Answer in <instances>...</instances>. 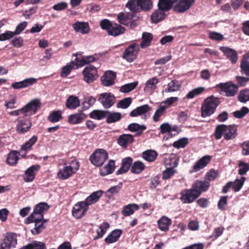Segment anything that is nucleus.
<instances>
[{"label":"nucleus","mask_w":249,"mask_h":249,"mask_svg":"<svg viewBox=\"0 0 249 249\" xmlns=\"http://www.w3.org/2000/svg\"><path fill=\"white\" fill-rule=\"evenodd\" d=\"M150 110V107L148 105H143L140 106L130 112L129 116L132 117H136L142 115L148 112Z\"/></svg>","instance_id":"obj_34"},{"label":"nucleus","mask_w":249,"mask_h":249,"mask_svg":"<svg viewBox=\"0 0 249 249\" xmlns=\"http://www.w3.org/2000/svg\"><path fill=\"white\" fill-rule=\"evenodd\" d=\"M189 143L188 139L187 138H182L178 140L175 141L173 146L177 149L184 148Z\"/></svg>","instance_id":"obj_59"},{"label":"nucleus","mask_w":249,"mask_h":249,"mask_svg":"<svg viewBox=\"0 0 249 249\" xmlns=\"http://www.w3.org/2000/svg\"><path fill=\"white\" fill-rule=\"evenodd\" d=\"M40 166L38 164L33 165L28 168L23 176V180L26 182L33 181L36 174L37 172L40 169Z\"/></svg>","instance_id":"obj_15"},{"label":"nucleus","mask_w":249,"mask_h":249,"mask_svg":"<svg viewBox=\"0 0 249 249\" xmlns=\"http://www.w3.org/2000/svg\"><path fill=\"white\" fill-rule=\"evenodd\" d=\"M145 169L144 164L140 161L134 162L130 168L132 173L138 174L141 173Z\"/></svg>","instance_id":"obj_45"},{"label":"nucleus","mask_w":249,"mask_h":249,"mask_svg":"<svg viewBox=\"0 0 249 249\" xmlns=\"http://www.w3.org/2000/svg\"><path fill=\"white\" fill-rule=\"evenodd\" d=\"M164 12H165V11L159 10L158 8V10H156L151 16L152 22L155 23H158L164 19L166 16Z\"/></svg>","instance_id":"obj_40"},{"label":"nucleus","mask_w":249,"mask_h":249,"mask_svg":"<svg viewBox=\"0 0 249 249\" xmlns=\"http://www.w3.org/2000/svg\"><path fill=\"white\" fill-rule=\"evenodd\" d=\"M210 186V182L208 181L196 180L192 184L191 188L199 196L203 192L208 190Z\"/></svg>","instance_id":"obj_13"},{"label":"nucleus","mask_w":249,"mask_h":249,"mask_svg":"<svg viewBox=\"0 0 249 249\" xmlns=\"http://www.w3.org/2000/svg\"><path fill=\"white\" fill-rule=\"evenodd\" d=\"M225 128H226L225 124H219L216 127L214 135L216 140H219L222 138V135L225 133Z\"/></svg>","instance_id":"obj_55"},{"label":"nucleus","mask_w":249,"mask_h":249,"mask_svg":"<svg viewBox=\"0 0 249 249\" xmlns=\"http://www.w3.org/2000/svg\"><path fill=\"white\" fill-rule=\"evenodd\" d=\"M158 156L156 151L152 150H148L144 151L142 153V158L148 161H154Z\"/></svg>","instance_id":"obj_47"},{"label":"nucleus","mask_w":249,"mask_h":249,"mask_svg":"<svg viewBox=\"0 0 249 249\" xmlns=\"http://www.w3.org/2000/svg\"><path fill=\"white\" fill-rule=\"evenodd\" d=\"M47 220L44 219L41 220V222H36L35 225V228L31 230L32 233L34 235L39 234L46 226L45 223L47 222Z\"/></svg>","instance_id":"obj_44"},{"label":"nucleus","mask_w":249,"mask_h":249,"mask_svg":"<svg viewBox=\"0 0 249 249\" xmlns=\"http://www.w3.org/2000/svg\"><path fill=\"white\" fill-rule=\"evenodd\" d=\"M87 117L83 113H77L71 114L68 118V122L71 124H75L82 123Z\"/></svg>","instance_id":"obj_29"},{"label":"nucleus","mask_w":249,"mask_h":249,"mask_svg":"<svg viewBox=\"0 0 249 249\" xmlns=\"http://www.w3.org/2000/svg\"><path fill=\"white\" fill-rule=\"evenodd\" d=\"M167 107L160 106L158 109L155 111L153 116V121L155 122H157L160 120V118L164 113L165 111L167 109Z\"/></svg>","instance_id":"obj_58"},{"label":"nucleus","mask_w":249,"mask_h":249,"mask_svg":"<svg viewBox=\"0 0 249 249\" xmlns=\"http://www.w3.org/2000/svg\"><path fill=\"white\" fill-rule=\"evenodd\" d=\"M140 209V206L136 204H129L125 206L122 211V214L124 216H128L133 214L135 211H138Z\"/></svg>","instance_id":"obj_32"},{"label":"nucleus","mask_w":249,"mask_h":249,"mask_svg":"<svg viewBox=\"0 0 249 249\" xmlns=\"http://www.w3.org/2000/svg\"><path fill=\"white\" fill-rule=\"evenodd\" d=\"M173 4L171 0H159L158 6L159 10L168 11L172 8Z\"/></svg>","instance_id":"obj_46"},{"label":"nucleus","mask_w":249,"mask_h":249,"mask_svg":"<svg viewBox=\"0 0 249 249\" xmlns=\"http://www.w3.org/2000/svg\"><path fill=\"white\" fill-rule=\"evenodd\" d=\"M133 159L130 157H126L122 160L121 166L116 172V175L123 174L126 173L132 165Z\"/></svg>","instance_id":"obj_23"},{"label":"nucleus","mask_w":249,"mask_h":249,"mask_svg":"<svg viewBox=\"0 0 249 249\" xmlns=\"http://www.w3.org/2000/svg\"><path fill=\"white\" fill-rule=\"evenodd\" d=\"M138 7L143 11H148L152 8V2L151 0H138Z\"/></svg>","instance_id":"obj_52"},{"label":"nucleus","mask_w":249,"mask_h":249,"mask_svg":"<svg viewBox=\"0 0 249 249\" xmlns=\"http://www.w3.org/2000/svg\"><path fill=\"white\" fill-rule=\"evenodd\" d=\"M122 233V231L120 229H116L112 231L105 239V242L110 244L117 242Z\"/></svg>","instance_id":"obj_28"},{"label":"nucleus","mask_w":249,"mask_h":249,"mask_svg":"<svg viewBox=\"0 0 249 249\" xmlns=\"http://www.w3.org/2000/svg\"><path fill=\"white\" fill-rule=\"evenodd\" d=\"M240 67L241 72L249 76V53L243 56Z\"/></svg>","instance_id":"obj_33"},{"label":"nucleus","mask_w":249,"mask_h":249,"mask_svg":"<svg viewBox=\"0 0 249 249\" xmlns=\"http://www.w3.org/2000/svg\"><path fill=\"white\" fill-rule=\"evenodd\" d=\"M43 220V215L38 214L37 213H33L26 219V223L30 224L31 223H36V222H41Z\"/></svg>","instance_id":"obj_51"},{"label":"nucleus","mask_w":249,"mask_h":249,"mask_svg":"<svg viewBox=\"0 0 249 249\" xmlns=\"http://www.w3.org/2000/svg\"><path fill=\"white\" fill-rule=\"evenodd\" d=\"M80 100L74 95H70L66 100V107L70 109H74L80 106Z\"/></svg>","instance_id":"obj_31"},{"label":"nucleus","mask_w":249,"mask_h":249,"mask_svg":"<svg viewBox=\"0 0 249 249\" xmlns=\"http://www.w3.org/2000/svg\"><path fill=\"white\" fill-rule=\"evenodd\" d=\"M147 127L144 124H140L138 123H133L127 126V130L131 132H135L134 137H138L141 136L144 131Z\"/></svg>","instance_id":"obj_18"},{"label":"nucleus","mask_w":249,"mask_h":249,"mask_svg":"<svg viewBox=\"0 0 249 249\" xmlns=\"http://www.w3.org/2000/svg\"><path fill=\"white\" fill-rule=\"evenodd\" d=\"M139 51V45L136 43H133L125 49L122 57L128 62H131L137 58Z\"/></svg>","instance_id":"obj_6"},{"label":"nucleus","mask_w":249,"mask_h":249,"mask_svg":"<svg viewBox=\"0 0 249 249\" xmlns=\"http://www.w3.org/2000/svg\"><path fill=\"white\" fill-rule=\"evenodd\" d=\"M176 170L173 167H166V169L162 172V178L163 180L170 178L175 173Z\"/></svg>","instance_id":"obj_57"},{"label":"nucleus","mask_w":249,"mask_h":249,"mask_svg":"<svg viewBox=\"0 0 249 249\" xmlns=\"http://www.w3.org/2000/svg\"><path fill=\"white\" fill-rule=\"evenodd\" d=\"M180 86L178 84V82L172 80L167 85V88L165 90L166 92H175L179 90Z\"/></svg>","instance_id":"obj_53"},{"label":"nucleus","mask_w":249,"mask_h":249,"mask_svg":"<svg viewBox=\"0 0 249 249\" xmlns=\"http://www.w3.org/2000/svg\"><path fill=\"white\" fill-rule=\"evenodd\" d=\"M41 106V103L39 99L32 100L22 107L23 114L25 116L34 115L40 108Z\"/></svg>","instance_id":"obj_4"},{"label":"nucleus","mask_w":249,"mask_h":249,"mask_svg":"<svg viewBox=\"0 0 249 249\" xmlns=\"http://www.w3.org/2000/svg\"><path fill=\"white\" fill-rule=\"evenodd\" d=\"M107 152L103 149L96 150L89 157V160L94 165L100 167L107 159Z\"/></svg>","instance_id":"obj_3"},{"label":"nucleus","mask_w":249,"mask_h":249,"mask_svg":"<svg viewBox=\"0 0 249 249\" xmlns=\"http://www.w3.org/2000/svg\"><path fill=\"white\" fill-rule=\"evenodd\" d=\"M79 162L76 160H72L70 165H65L59 169L57 176L60 179H66L75 174L79 168Z\"/></svg>","instance_id":"obj_2"},{"label":"nucleus","mask_w":249,"mask_h":249,"mask_svg":"<svg viewBox=\"0 0 249 249\" xmlns=\"http://www.w3.org/2000/svg\"><path fill=\"white\" fill-rule=\"evenodd\" d=\"M97 59L93 55L83 56L81 58L76 57L75 59V62H72V63L75 64L78 67H82L86 64L95 61Z\"/></svg>","instance_id":"obj_25"},{"label":"nucleus","mask_w":249,"mask_h":249,"mask_svg":"<svg viewBox=\"0 0 249 249\" xmlns=\"http://www.w3.org/2000/svg\"><path fill=\"white\" fill-rule=\"evenodd\" d=\"M245 180V178L241 177L240 179H236L234 182H232L231 188L233 191L235 192L239 191L242 187Z\"/></svg>","instance_id":"obj_54"},{"label":"nucleus","mask_w":249,"mask_h":249,"mask_svg":"<svg viewBox=\"0 0 249 249\" xmlns=\"http://www.w3.org/2000/svg\"><path fill=\"white\" fill-rule=\"evenodd\" d=\"M134 141V136L129 134H123L117 139V143L121 147L126 148L128 145Z\"/></svg>","instance_id":"obj_20"},{"label":"nucleus","mask_w":249,"mask_h":249,"mask_svg":"<svg viewBox=\"0 0 249 249\" xmlns=\"http://www.w3.org/2000/svg\"><path fill=\"white\" fill-rule=\"evenodd\" d=\"M108 112L107 113L106 116V123L107 124L115 123L122 119V114L120 112H110L109 111H108Z\"/></svg>","instance_id":"obj_38"},{"label":"nucleus","mask_w":249,"mask_h":249,"mask_svg":"<svg viewBox=\"0 0 249 249\" xmlns=\"http://www.w3.org/2000/svg\"><path fill=\"white\" fill-rule=\"evenodd\" d=\"M32 126V123L29 120H24L21 117L18 119L17 125V132L19 134H24L28 131Z\"/></svg>","instance_id":"obj_19"},{"label":"nucleus","mask_w":249,"mask_h":249,"mask_svg":"<svg viewBox=\"0 0 249 249\" xmlns=\"http://www.w3.org/2000/svg\"><path fill=\"white\" fill-rule=\"evenodd\" d=\"M220 50L224 53L232 64H235L238 60V55L236 52L228 47H221Z\"/></svg>","instance_id":"obj_16"},{"label":"nucleus","mask_w":249,"mask_h":249,"mask_svg":"<svg viewBox=\"0 0 249 249\" xmlns=\"http://www.w3.org/2000/svg\"><path fill=\"white\" fill-rule=\"evenodd\" d=\"M238 167V174L241 176L245 175L249 171V164L242 161H239Z\"/></svg>","instance_id":"obj_61"},{"label":"nucleus","mask_w":249,"mask_h":249,"mask_svg":"<svg viewBox=\"0 0 249 249\" xmlns=\"http://www.w3.org/2000/svg\"><path fill=\"white\" fill-rule=\"evenodd\" d=\"M38 137L37 136L34 135L31 138L23 144L21 147V150L28 151L32 149V146L37 141Z\"/></svg>","instance_id":"obj_43"},{"label":"nucleus","mask_w":249,"mask_h":249,"mask_svg":"<svg viewBox=\"0 0 249 249\" xmlns=\"http://www.w3.org/2000/svg\"><path fill=\"white\" fill-rule=\"evenodd\" d=\"M204 90V88L202 87H199L196 88L191 91H189L186 95L185 98L187 99L194 98L196 96L201 94Z\"/></svg>","instance_id":"obj_62"},{"label":"nucleus","mask_w":249,"mask_h":249,"mask_svg":"<svg viewBox=\"0 0 249 249\" xmlns=\"http://www.w3.org/2000/svg\"><path fill=\"white\" fill-rule=\"evenodd\" d=\"M17 244V234L13 232H7L0 245V249H10L15 248Z\"/></svg>","instance_id":"obj_10"},{"label":"nucleus","mask_w":249,"mask_h":249,"mask_svg":"<svg viewBox=\"0 0 249 249\" xmlns=\"http://www.w3.org/2000/svg\"><path fill=\"white\" fill-rule=\"evenodd\" d=\"M180 195V200L185 204L192 203L199 197L191 188L182 190Z\"/></svg>","instance_id":"obj_8"},{"label":"nucleus","mask_w":249,"mask_h":249,"mask_svg":"<svg viewBox=\"0 0 249 249\" xmlns=\"http://www.w3.org/2000/svg\"><path fill=\"white\" fill-rule=\"evenodd\" d=\"M131 103V98L128 97L125 98L122 100L119 101L117 104V107L118 108H127Z\"/></svg>","instance_id":"obj_64"},{"label":"nucleus","mask_w":249,"mask_h":249,"mask_svg":"<svg viewBox=\"0 0 249 249\" xmlns=\"http://www.w3.org/2000/svg\"><path fill=\"white\" fill-rule=\"evenodd\" d=\"M220 104V98L211 95L206 98L201 107V116L203 118L209 117L213 114Z\"/></svg>","instance_id":"obj_1"},{"label":"nucleus","mask_w":249,"mask_h":249,"mask_svg":"<svg viewBox=\"0 0 249 249\" xmlns=\"http://www.w3.org/2000/svg\"><path fill=\"white\" fill-rule=\"evenodd\" d=\"M228 196H221L218 202V208L222 211L226 210V207L228 204Z\"/></svg>","instance_id":"obj_63"},{"label":"nucleus","mask_w":249,"mask_h":249,"mask_svg":"<svg viewBox=\"0 0 249 249\" xmlns=\"http://www.w3.org/2000/svg\"><path fill=\"white\" fill-rule=\"evenodd\" d=\"M211 159V157L209 155L203 156L195 163L192 169L189 170V173H195L203 169L210 162Z\"/></svg>","instance_id":"obj_14"},{"label":"nucleus","mask_w":249,"mask_h":249,"mask_svg":"<svg viewBox=\"0 0 249 249\" xmlns=\"http://www.w3.org/2000/svg\"><path fill=\"white\" fill-rule=\"evenodd\" d=\"M217 87L225 93L228 97L235 96L238 90V86L231 82L221 83L217 85Z\"/></svg>","instance_id":"obj_9"},{"label":"nucleus","mask_w":249,"mask_h":249,"mask_svg":"<svg viewBox=\"0 0 249 249\" xmlns=\"http://www.w3.org/2000/svg\"><path fill=\"white\" fill-rule=\"evenodd\" d=\"M249 112V109L246 107H243L240 110H236L233 112L234 117L241 119L245 116Z\"/></svg>","instance_id":"obj_60"},{"label":"nucleus","mask_w":249,"mask_h":249,"mask_svg":"<svg viewBox=\"0 0 249 249\" xmlns=\"http://www.w3.org/2000/svg\"><path fill=\"white\" fill-rule=\"evenodd\" d=\"M103 193L104 192L102 190L94 192L83 201L86 205H87V207L89 208V205L98 201L99 198L102 196Z\"/></svg>","instance_id":"obj_22"},{"label":"nucleus","mask_w":249,"mask_h":249,"mask_svg":"<svg viewBox=\"0 0 249 249\" xmlns=\"http://www.w3.org/2000/svg\"><path fill=\"white\" fill-rule=\"evenodd\" d=\"M72 27L75 32L82 34H86L89 32V24L86 22L77 21L72 24Z\"/></svg>","instance_id":"obj_21"},{"label":"nucleus","mask_w":249,"mask_h":249,"mask_svg":"<svg viewBox=\"0 0 249 249\" xmlns=\"http://www.w3.org/2000/svg\"><path fill=\"white\" fill-rule=\"evenodd\" d=\"M136 16L135 13H127L124 14L121 12L119 14L117 17V20L120 24L125 26H128L129 21Z\"/></svg>","instance_id":"obj_24"},{"label":"nucleus","mask_w":249,"mask_h":249,"mask_svg":"<svg viewBox=\"0 0 249 249\" xmlns=\"http://www.w3.org/2000/svg\"><path fill=\"white\" fill-rule=\"evenodd\" d=\"M137 85V82L126 84L121 87L120 91L123 93H127L135 89Z\"/></svg>","instance_id":"obj_56"},{"label":"nucleus","mask_w":249,"mask_h":249,"mask_svg":"<svg viewBox=\"0 0 249 249\" xmlns=\"http://www.w3.org/2000/svg\"><path fill=\"white\" fill-rule=\"evenodd\" d=\"M195 0H179L173 7V10L178 13H184L188 10L194 4Z\"/></svg>","instance_id":"obj_12"},{"label":"nucleus","mask_w":249,"mask_h":249,"mask_svg":"<svg viewBox=\"0 0 249 249\" xmlns=\"http://www.w3.org/2000/svg\"><path fill=\"white\" fill-rule=\"evenodd\" d=\"M37 80L34 78L26 79L22 81L16 82L12 84V87L14 89H19L28 87L36 83Z\"/></svg>","instance_id":"obj_26"},{"label":"nucleus","mask_w":249,"mask_h":249,"mask_svg":"<svg viewBox=\"0 0 249 249\" xmlns=\"http://www.w3.org/2000/svg\"><path fill=\"white\" fill-rule=\"evenodd\" d=\"M153 38L151 33L143 32L142 34V41L140 43V47L143 49L149 46Z\"/></svg>","instance_id":"obj_35"},{"label":"nucleus","mask_w":249,"mask_h":249,"mask_svg":"<svg viewBox=\"0 0 249 249\" xmlns=\"http://www.w3.org/2000/svg\"><path fill=\"white\" fill-rule=\"evenodd\" d=\"M109 228V224L107 222H104L101 224L99 228L97 230V236L94 239H97L102 237L106 232L107 229Z\"/></svg>","instance_id":"obj_49"},{"label":"nucleus","mask_w":249,"mask_h":249,"mask_svg":"<svg viewBox=\"0 0 249 249\" xmlns=\"http://www.w3.org/2000/svg\"><path fill=\"white\" fill-rule=\"evenodd\" d=\"M83 80L86 83L90 84L96 80L98 77L97 68L89 65L83 70Z\"/></svg>","instance_id":"obj_5"},{"label":"nucleus","mask_w":249,"mask_h":249,"mask_svg":"<svg viewBox=\"0 0 249 249\" xmlns=\"http://www.w3.org/2000/svg\"><path fill=\"white\" fill-rule=\"evenodd\" d=\"M237 135V126L235 125H226L225 133L224 134V139L228 141L233 139Z\"/></svg>","instance_id":"obj_27"},{"label":"nucleus","mask_w":249,"mask_h":249,"mask_svg":"<svg viewBox=\"0 0 249 249\" xmlns=\"http://www.w3.org/2000/svg\"><path fill=\"white\" fill-rule=\"evenodd\" d=\"M107 113H108V110H94L89 115L91 118L100 120L106 117Z\"/></svg>","instance_id":"obj_42"},{"label":"nucleus","mask_w":249,"mask_h":249,"mask_svg":"<svg viewBox=\"0 0 249 249\" xmlns=\"http://www.w3.org/2000/svg\"><path fill=\"white\" fill-rule=\"evenodd\" d=\"M238 100L242 103L249 101V89L241 90L237 96Z\"/></svg>","instance_id":"obj_50"},{"label":"nucleus","mask_w":249,"mask_h":249,"mask_svg":"<svg viewBox=\"0 0 249 249\" xmlns=\"http://www.w3.org/2000/svg\"><path fill=\"white\" fill-rule=\"evenodd\" d=\"M50 208V206L47 203L41 202L36 205L34 209L35 213L38 214L43 215Z\"/></svg>","instance_id":"obj_41"},{"label":"nucleus","mask_w":249,"mask_h":249,"mask_svg":"<svg viewBox=\"0 0 249 249\" xmlns=\"http://www.w3.org/2000/svg\"><path fill=\"white\" fill-rule=\"evenodd\" d=\"M89 208L83 201L76 203L73 207L72 214L73 217L79 219L85 215Z\"/></svg>","instance_id":"obj_11"},{"label":"nucleus","mask_w":249,"mask_h":249,"mask_svg":"<svg viewBox=\"0 0 249 249\" xmlns=\"http://www.w3.org/2000/svg\"><path fill=\"white\" fill-rule=\"evenodd\" d=\"M115 169V161L109 160L108 164L103 168L100 169V175L105 176L108 174L112 173Z\"/></svg>","instance_id":"obj_39"},{"label":"nucleus","mask_w":249,"mask_h":249,"mask_svg":"<svg viewBox=\"0 0 249 249\" xmlns=\"http://www.w3.org/2000/svg\"><path fill=\"white\" fill-rule=\"evenodd\" d=\"M116 74L115 72L108 71L104 73L101 78V81L104 86L108 87L114 84V80L116 79Z\"/></svg>","instance_id":"obj_17"},{"label":"nucleus","mask_w":249,"mask_h":249,"mask_svg":"<svg viewBox=\"0 0 249 249\" xmlns=\"http://www.w3.org/2000/svg\"><path fill=\"white\" fill-rule=\"evenodd\" d=\"M63 118L60 110L53 111L48 117V120L52 123L58 122Z\"/></svg>","instance_id":"obj_48"},{"label":"nucleus","mask_w":249,"mask_h":249,"mask_svg":"<svg viewBox=\"0 0 249 249\" xmlns=\"http://www.w3.org/2000/svg\"><path fill=\"white\" fill-rule=\"evenodd\" d=\"M19 153L18 151L12 150L10 152L6 159L7 163L11 166L15 165L19 159Z\"/></svg>","instance_id":"obj_36"},{"label":"nucleus","mask_w":249,"mask_h":249,"mask_svg":"<svg viewBox=\"0 0 249 249\" xmlns=\"http://www.w3.org/2000/svg\"><path fill=\"white\" fill-rule=\"evenodd\" d=\"M158 227L162 231H167L169 230V227L171 224V220L168 217L163 216L158 221Z\"/></svg>","instance_id":"obj_37"},{"label":"nucleus","mask_w":249,"mask_h":249,"mask_svg":"<svg viewBox=\"0 0 249 249\" xmlns=\"http://www.w3.org/2000/svg\"><path fill=\"white\" fill-rule=\"evenodd\" d=\"M125 30V28L120 24L114 23L110 30L108 31V35L113 36H117L124 34Z\"/></svg>","instance_id":"obj_30"},{"label":"nucleus","mask_w":249,"mask_h":249,"mask_svg":"<svg viewBox=\"0 0 249 249\" xmlns=\"http://www.w3.org/2000/svg\"><path fill=\"white\" fill-rule=\"evenodd\" d=\"M98 101L105 108L108 109L115 104L116 98L112 93L104 92L99 95Z\"/></svg>","instance_id":"obj_7"}]
</instances>
